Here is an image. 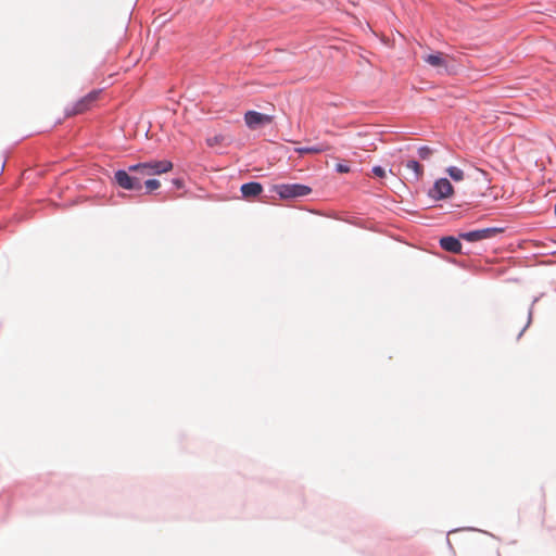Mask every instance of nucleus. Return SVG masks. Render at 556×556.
I'll return each mask as SVG.
<instances>
[{
    "mask_svg": "<svg viewBox=\"0 0 556 556\" xmlns=\"http://www.w3.org/2000/svg\"><path fill=\"white\" fill-rule=\"evenodd\" d=\"M173 169V163L167 160L150 161L146 163H138L128 167L129 173H135V176L141 179L144 176H154L167 173Z\"/></svg>",
    "mask_w": 556,
    "mask_h": 556,
    "instance_id": "obj_1",
    "label": "nucleus"
},
{
    "mask_svg": "<svg viewBox=\"0 0 556 556\" xmlns=\"http://www.w3.org/2000/svg\"><path fill=\"white\" fill-rule=\"evenodd\" d=\"M281 199H294L309 194L312 189L301 184H282L275 187Z\"/></svg>",
    "mask_w": 556,
    "mask_h": 556,
    "instance_id": "obj_2",
    "label": "nucleus"
},
{
    "mask_svg": "<svg viewBox=\"0 0 556 556\" xmlns=\"http://www.w3.org/2000/svg\"><path fill=\"white\" fill-rule=\"evenodd\" d=\"M100 93V90H93L89 92L87 96L78 100L71 109H67L66 115L73 116L85 113L86 111L90 110L93 106V104L98 101Z\"/></svg>",
    "mask_w": 556,
    "mask_h": 556,
    "instance_id": "obj_3",
    "label": "nucleus"
},
{
    "mask_svg": "<svg viewBox=\"0 0 556 556\" xmlns=\"http://www.w3.org/2000/svg\"><path fill=\"white\" fill-rule=\"evenodd\" d=\"M504 231L503 228L492 227V228H483L478 230H472L468 232H462L459 233V238L468 241V242H476L481 240H486L490 238L495 237L498 233H502Z\"/></svg>",
    "mask_w": 556,
    "mask_h": 556,
    "instance_id": "obj_4",
    "label": "nucleus"
},
{
    "mask_svg": "<svg viewBox=\"0 0 556 556\" xmlns=\"http://www.w3.org/2000/svg\"><path fill=\"white\" fill-rule=\"evenodd\" d=\"M117 185L126 190H140L142 188L141 178L138 176H131L126 170H117L114 175Z\"/></svg>",
    "mask_w": 556,
    "mask_h": 556,
    "instance_id": "obj_5",
    "label": "nucleus"
},
{
    "mask_svg": "<svg viewBox=\"0 0 556 556\" xmlns=\"http://www.w3.org/2000/svg\"><path fill=\"white\" fill-rule=\"evenodd\" d=\"M274 117L256 111H248L244 114V122L250 129H256L261 126L270 124Z\"/></svg>",
    "mask_w": 556,
    "mask_h": 556,
    "instance_id": "obj_6",
    "label": "nucleus"
},
{
    "mask_svg": "<svg viewBox=\"0 0 556 556\" xmlns=\"http://www.w3.org/2000/svg\"><path fill=\"white\" fill-rule=\"evenodd\" d=\"M454 188L448 179L441 178L435 181L433 189L430 191L431 197L435 199H444L452 195Z\"/></svg>",
    "mask_w": 556,
    "mask_h": 556,
    "instance_id": "obj_7",
    "label": "nucleus"
},
{
    "mask_svg": "<svg viewBox=\"0 0 556 556\" xmlns=\"http://www.w3.org/2000/svg\"><path fill=\"white\" fill-rule=\"evenodd\" d=\"M440 245L443 250L451 253H460L462 252V243L455 237H443L440 239Z\"/></svg>",
    "mask_w": 556,
    "mask_h": 556,
    "instance_id": "obj_8",
    "label": "nucleus"
},
{
    "mask_svg": "<svg viewBox=\"0 0 556 556\" xmlns=\"http://www.w3.org/2000/svg\"><path fill=\"white\" fill-rule=\"evenodd\" d=\"M422 59L427 64L431 65L432 67H444L445 68L447 66L446 58L442 52H437L434 54H428V55H425Z\"/></svg>",
    "mask_w": 556,
    "mask_h": 556,
    "instance_id": "obj_9",
    "label": "nucleus"
},
{
    "mask_svg": "<svg viewBox=\"0 0 556 556\" xmlns=\"http://www.w3.org/2000/svg\"><path fill=\"white\" fill-rule=\"evenodd\" d=\"M263 191L260 182H248L241 186V192L244 198H252L258 195Z\"/></svg>",
    "mask_w": 556,
    "mask_h": 556,
    "instance_id": "obj_10",
    "label": "nucleus"
},
{
    "mask_svg": "<svg viewBox=\"0 0 556 556\" xmlns=\"http://www.w3.org/2000/svg\"><path fill=\"white\" fill-rule=\"evenodd\" d=\"M328 150H330L329 144L319 143V144L312 146V147L296 148L295 152H298L299 154H318V153H321V152H325Z\"/></svg>",
    "mask_w": 556,
    "mask_h": 556,
    "instance_id": "obj_11",
    "label": "nucleus"
},
{
    "mask_svg": "<svg viewBox=\"0 0 556 556\" xmlns=\"http://www.w3.org/2000/svg\"><path fill=\"white\" fill-rule=\"evenodd\" d=\"M406 167L410 170L414 172L415 174V177L418 179L419 177L422 176V173H424V167L415 160H409L407 163H406Z\"/></svg>",
    "mask_w": 556,
    "mask_h": 556,
    "instance_id": "obj_12",
    "label": "nucleus"
},
{
    "mask_svg": "<svg viewBox=\"0 0 556 556\" xmlns=\"http://www.w3.org/2000/svg\"><path fill=\"white\" fill-rule=\"evenodd\" d=\"M447 174L455 181H460V180L464 179V172L460 168L456 167V166L448 167L447 168Z\"/></svg>",
    "mask_w": 556,
    "mask_h": 556,
    "instance_id": "obj_13",
    "label": "nucleus"
},
{
    "mask_svg": "<svg viewBox=\"0 0 556 556\" xmlns=\"http://www.w3.org/2000/svg\"><path fill=\"white\" fill-rule=\"evenodd\" d=\"M224 140H225V138L223 135H214L206 139V143L210 147H215V146L222 144Z\"/></svg>",
    "mask_w": 556,
    "mask_h": 556,
    "instance_id": "obj_14",
    "label": "nucleus"
},
{
    "mask_svg": "<svg viewBox=\"0 0 556 556\" xmlns=\"http://www.w3.org/2000/svg\"><path fill=\"white\" fill-rule=\"evenodd\" d=\"M144 186L148 191H153L160 188L161 182L157 179H148L146 180Z\"/></svg>",
    "mask_w": 556,
    "mask_h": 556,
    "instance_id": "obj_15",
    "label": "nucleus"
},
{
    "mask_svg": "<svg viewBox=\"0 0 556 556\" xmlns=\"http://www.w3.org/2000/svg\"><path fill=\"white\" fill-rule=\"evenodd\" d=\"M419 157L422 160H427L432 154V150L429 147H421L418 150Z\"/></svg>",
    "mask_w": 556,
    "mask_h": 556,
    "instance_id": "obj_16",
    "label": "nucleus"
},
{
    "mask_svg": "<svg viewBox=\"0 0 556 556\" xmlns=\"http://www.w3.org/2000/svg\"><path fill=\"white\" fill-rule=\"evenodd\" d=\"M372 173L375 174V176L380 177V178L386 176V170L381 166H375L372 168Z\"/></svg>",
    "mask_w": 556,
    "mask_h": 556,
    "instance_id": "obj_17",
    "label": "nucleus"
},
{
    "mask_svg": "<svg viewBox=\"0 0 556 556\" xmlns=\"http://www.w3.org/2000/svg\"><path fill=\"white\" fill-rule=\"evenodd\" d=\"M337 170L339 173H349L350 172V167L346 166V165H343V164H338L337 165Z\"/></svg>",
    "mask_w": 556,
    "mask_h": 556,
    "instance_id": "obj_18",
    "label": "nucleus"
},
{
    "mask_svg": "<svg viewBox=\"0 0 556 556\" xmlns=\"http://www.w3.org/2000/svg\"><path fill=\"white\" fill-rule=\"evenodd\" d=\"M174 184L178 187V188H181L182 187V181L180 179H175L174 180Z\"/></svg>",
    "mask_w": 556,
    "mask_h": 556,
    "instance_id": "obj_19",
    "label": "nucleus"
}]
</instances>
